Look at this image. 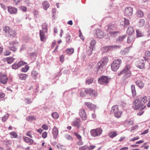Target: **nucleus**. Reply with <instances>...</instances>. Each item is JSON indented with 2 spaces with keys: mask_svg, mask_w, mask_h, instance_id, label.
Masks as SVG:
<instances>
[{
  "mask_svg": "<svg viewBox=\"0 0 150 150\" xmlns=\"http://www.w3.org/2000/svg\"><path fill=\"white\" fill-rule=\"evenodd\" d=\"M4 30L6 36L9 38H14L16 35V33L15 30L11 29L8 26H5L4 28Z\"/></svg>",
  "mask_w": 150,
  "mask_h": 150,
  "instance_id": "obj_1",
  "label": "nucleus"
},
{
  "mask_svg": "<svg viewBox=\"0 0 150 150\" xmlns=\"http://www.w3.org/2000/svg\"><path fill=\"white\" fill-rule=\"evenodd\" d=\"M108 60V58L107 57H103L101 60H100L97 64L96 69L98 70L102 69L107 64Z\"/></svg>",
  "mask_w": 150,
  "mask_h": 150,
  "instance_id": "obj_2",
  "label": "nucleus"
},
{
  "mask_svg": "<svg viewBox=\"0 0 150 150\" xmlns=\"http://www.w3.org/2000/svg\"><path fill=\"white\" fill-rule=\"evenodd\" d=\"M122 62L121 59H117L115 60L111 64V68L112 71H116L119 68Z\"/></svg>",
  "mask_w": 150,
  "mask_h": 150,
  "instance_id": "obj_3",
  "label": "nucleus"
},
{
  "mask_svg": "<svg viewBox=\"0 0 150 150\" xmlns=\"http://www.w3.org/2000/svg\"><path fill=\"white\" fill-rule=\"evenodd\" d=\"M111 112L113 113L115 116L117 118H120L122 113V112L119 110L117 105H113L112 108Z\"/></svg>",
  "mask_w": 150,
  "mask_h": 150,
  "instance_id": "obj_4",
  "label": "nucleus"
},
{
  "mask_svg": "<svg viewBox=\"0 0 150 150\" xmlns=\"http://www.w3.org/2000/svg\"><path fill=\"white\" fill-rule=\"evenodd\" d=\"M103 130L100 128L91 129L90 131L91 135L93 137H96L100 135L102 133Z\"/></svg>",
  "mask_w": 150,
  "mask_h": 150,
  "instance_id": "obj_5",
  "label": "nucleus"
},
{
  "mask_svg": "<svg viewBox=\"0 0 150 150\" xmlns=\"http://www.w3.org/2000/svg\"><path fill=\"white\" fill-rule=\"evenodd\" d=\"M133 107L135 110L138 109L143 106L139 98L135 99L133 101Z\"/></svg>",
  "mask_w": 150,
  "mask_h": 150,
  "instance_id": "obj_6",
  "label": "nucleus"
},
{
  "mask_svg": "<svg viewBox=\"0 0 150 150\" xmlns=\"http://www.w3.org/2000/svg\"><path fill=\"white\" fill-rule=\"evenodd\" d=\"M109 79L107 76H103L98 79V81L100 84L106 85L108 83Z\"/></svg>",
  "mask_w": 150,
  "mask_h": 150,
  "instance_id": "obj_7",
  "label": "nucleus"
},
{
  "mask_svg": "<svg viewBox=\"0 0 150 150\" xmlns=\"http://www.w3.org/2000/svg\"><path fill=\"white\" fill-rule=\"evenodd\" d=\"M133 9L132 7L129 6L126 8L125 9L124 15L129 17L131 16L133 13Z\"/></svg>",
  "mask_w": 150,
  "mask_h": 150,
  "instance_id": "obj_8",
  "label": "nucleus"
},
{
  "mask_svg": "<svg viewBox=\"0 0 150 150\" xmlns=\"http://www.w3.org/2000/svg\"><path fill=\"white\" fill-rule=\"evenodd\" d=\"M131 74H132L130 71L123 70L119 74H118V76L122 75L125 78H127L130 76Z\"/></svg>",
  "mask_w": 150,
  "mask_h": 150,
  "instance_id": "obj_9",
  "label": "nucleus"
},
{
  "mask_svg": "<svg viewBox=\"0 0 150 150\" xmlns=\"http://www.w3.org/2000/svg\"><path fill=\"white\" fill-rule=\"evenodd\" d=\"M95 35L98 38H102L104 36V35L102 31L99 29H96L95 31Z\"/></svg>",
  "mask_w": 150,
  "mask_h": 150,
  "instance_id": "obj_10",
  "label": "nucleus"
},
{
  "mask_svg": "<svg viewBox=\"0 0 150 150\" xmlns=\"http://www.w3.org/2000/svg\"><path fill=\"white\" fill-rule=\"evenodd\" d=\"M119 47V46L116 45H110L103 47L102 48V50L104 52H108L112 49L117 48Z\"/></svg>",
  "mask_w": 150,
  "mask_h": 150,
  "instance_id": "obj_11",
  "label": "nucleus"
},
{
  "mask_svg": "<svg viewBox=\"0 0 150 150\" xmlns=\"http://www.w3.org/2000/svg\"><path fill=\"white\" fill-rule=\"evenodd\" d=\"M85 93L91 96H95L97 95V92L91 88H86L85 90Z\"/></svg>",
  "mask_w": 150,
  "mask_h": 150,
  "instance_id": "obj_12",
  "label": "nucleus"
},
{
  "mask_svg": "<svg viewBox=\"0 0 150 150\" xmlns=\"http://www.w3.org/2000/svg\"><path fill=\"white\" fill-rule=\"evenodd\" d=\"M8 80V79L5 74H2L0 73V81L1 83L3 84H5L7 82Z\"/></svg>",
  "mask_w": 150,
  "mask_h": 150,
  "instance_id": "obj_13",
  "label": "nucleus"
},
{
  "mask_svg": "<svg viewBox=\"0 0 150 150\" xmlns=\"http://www.w3.org/2000/svg\"><path fill=\"white\" fill-rule=\"evenodd\" d=\"M79 115L83 120H85L86 119V114L84 109L82 108L80 110L79 112Z\"/></svg>",
  "mask_w": 150,
  "mask_h": 150,
  "instance_id": "obj_14",
  "label": "nucleus"
},
{
  "mask_svg": "<svg viewBox=\"0 0 150 150\" xmlns=\"http://www.w3.org/2000/svg\"><path fill=\"white\" fill-rule=\"evenodd\" d=\"M137 66L140 69H143L144 67V60L143 59H140L137 62Z\"/></svg>",
  "mask_w": 150,
  "mask_h": 150,
  "instance_id": "obj_15",
  "label": "nucleus"
},
{
  "mask_svg": "<svg viewBox=\"0 0 150 150\" xmlns=\"http://www.w3.org/2000/svg\"><path fill=\"white\" fill-rule=\"evenodd\" d=\"M81 124V122L79 119H76L72 123V125L76 127L77 128H79Z\"/></svg>",
  "mask_w": 150,
  "mask_h": 150,
  "instance_id": "obj_16",
  "label": "nucleus"
},
{
  "mask_svg": "<svg viewBox=\"0 0 150 150\" xmlns=\"http://www.w3.org/2000/svg\"><path fill=\"white\" fill-rule=\"evenodd\" d=\"M84 104L88 108L91 110H94L96 108V106L95 105L90 102H85Z\"/></svg>",
  "mask_w": 150,
  "mask_h": 150,
  "instance_id": "obj_17",
  "label": "nucleus"
},
{
  "mask_svg": "<svg viewBox=\"0 0 150 150\" xmlns=\"http://www.w3.org/2000/svg\"><path fill=\"white\" fill-rule=\"evenodd\" d=\"M23 140L29 145H32L34 142V141L32 139L28 137H23Z\"/></svg>",
  "mask_w": 150,
  "mask_h": 150,
  "instance_id": "obj_18",
  "label": "nucleus"
},
{
  "mask_svg": "<svg viewBox=\"0 0 150 150\" xmlns=\"http://www.w3.org/2000/svg\"><path fill=\"white\" fill-rule=\"evenodd\" d=\"M45 32L41 30H40V40L42 41H44L46 39V36L45 34Z\"/></svg>",
  "mask_w": 150,
  "mask_h": 150,
  "instance_id": "obj_19",
  "label": "nucleus"
},
{
  "mask_svg": "<svg viewBox=\"0 0 150 150\" xmlns=\"http://www.w3.org/2000/svg\"><path fill=\"white\" fill-rule=\"evenodd\" d=\"M52 133L54 138L55 139H56L58 134V130L56 127L55 126L53 128Z\"/></svg>",
  "mask_w": 150,
  "mask_h": 150,
  "instance_id": "obj_20",
  "label": "nucleus"
},
{
  "mask_svg": "<svg viewBox=\"0 0 150 150\" xmlns=\"http://www.w3.org/2000/svg\"><path fill=\"white\" fill-rule=\"evenodd\" d=\"M8 8V12L11 14L15 13L17 11V9L14 7L9 6Z\"/></svg>",
  "mask_w": 150,
  "mask_h": 150,
  "instance_id": "obj_21",
  "label": "nucleus"
},
{
  "mask_svg": "<svg viewBox=\"0 0 150 150\" xmlns=\"http://www.w3.org/2000/svg\"><path fill=\"white\" fill-rule=\"evenodd\" d=\"M148 99H147V97L146 96H144L142 97H141V98L140 102L143 106L145 104L148 102Z\"/></svg>",
  "mask_w": 150,
  "mask_h": 150,
  "instance_id": "obj_22",
  "label": "nucleus"
},
{
  "mask_svg": "<svg viewBox=\"0 0 150 150\" xmlns=\"http://www.w3.org/2000/svg\"><path fill=\"white\" fill-rule=\"evenodd\" d=\"M42 5L44 9L45 10H46L50 6L49 3L46 1H45L42 2Z\"/></svg>",
  "mask_w": 150,
  "mask_h": 150,
  "instance_id": "obj_23",
  "label": "nucleus"
},
{
  "mask_svg": "<svg viewBox=\"0 0 150 150\" xmlns=\"http://www.w3.org/2000/svg\"><path fill=\"white\" fill-rule=\"evenodd\" d=\"M134 32V30L133 28L131 26L129 27L127 30V34L129 35L132 34Z\"/></svg>",
  "mask_w": 150,
  "mask_h": 150,
  "instance_id": "obj_24",
  "label": "nucleus"
},
{
  "mask_svg": "<svg viewBox=\"0 0 150 150\" xmlns=\"http://www.w3.org/2000/svg\"><path fill=\"white\" fill-rule=\"evenodd\" d=\"M135 38L133 36H129L127 39V42L128 43H132L134 41Z\"/></svg>",
  "mask_w": 150,
  "mask_h": 150,
  "instance_id": "obj_25",
  "label": "nucleus"
},
{
  "mask_svg": "<svg viewBox=\"0 0 150 150\" xmlns=\"http://www.w3.org/2000/svg\"><path fill=\"white\" fill-rule=\"evenodd\" d=\"M47 23H42V30L45 32V33H47Z\"/></svg>",
  "mask_w": 150,
  "mask_h": 150,
  "instance_id": "obj_26",
  "label": "nucleus"
},
{
  "mask_svg": "<svg viewBox=\"0 0 150 150\" xmlns=\"http://www.w3.org/2000/svg\"><path fill=\"white\" fill-rule=\"evenodd\" d=\"M137 16L139 18L142 17L144 16V14L143 11L140 10H139L136 12Z\"/></svg>",
  "mask_w": 150,
  "mask_h": 150,
  "instance_id": "obj_27",
  "label": "nucleus"
},
{
  "mask_svg": "<svg viewBox=\"0 0 150 150\" xmlns=\"http://www.w3.org/2000/svg\"><path fill=\"white\" fill-rule=\"evenodd\" d=\"M116 29V27L112 25H108V28L106 29L107 32L110 31H113L114 30H115Z\"/></svg>",
  "mask_w": 150,
  "mask_h": 150,
  "instance_id": "obj_28",
  "label": "nucleus"
},
{
  "mask_svg": "<svg viewBox=\"0 0 150 150\" xmlns=\"http://www.w3.org/2000/svg\"><path fill=\"white\" fill-rule=\"evenodd\" d=\"M129 50L128 48H126L120 52V54L122 55H124L127 54L129 52Z\"/></svg>",
  "mask_w": 150,
  "mask_h": 150,
  "instance_id": "obj_29",
  "label": "nucleus"
},
{
  "mask_svg": "<svg viewBox=\"0 0 150 150\" xmlns=\"http://www.w3.org/2000/svg\"><path fill=\"white\" fill-rule=\"evenodd\" d=\"M131 89L133 96H135L136 95V93L134 85H132L131 86Z\"/></svg>",
  "mask_w": 150,
  "mask_h": 150,
  "instance_id": "obj_30",
  "label": "nucleus"
},
{
  "mask_svg": "<svg viewBox=\"0 0 150 150\" xmlns=\"http://www.w3.org/2000/svg\"><path fill=\"white\" fill-rule=\"evenodd\" d=\"M8 64H11L13 61L14 58L12 57H6L5 59Z\"/></svg>",
  "mask_w": 150,
  "mask_h": 150,
  "instance_id": "obj_31",
  "label": "nucleus"
},
{
  "mask_svg": "<svg viewBox=\"0 0 150 150\" xmlns=\"http://www.w3.org/2000/svg\"><path fill=\"white\" fill-rule=\"evenodd\" d=\"M136 84L140 88H142L144 86V83L140 81H137L136 82Z\"/></svg>",
  "mask_w": 150,
  "mask_h": 150,
  "instance_id": "obj_32",
  "label": "nucleus"
},
{
  "mask_svg": "<svg viewBox=\"0 0 150 150\" xmlns=\"http://www.w3.org/2000/svg\"><path fill=\"white\" fill-rule=\"evenodd\" d=\"M74 51V48H67L66 50V52L68 54L70 55L73 53Z\"/></svg>",
  "mask_w": 150,
  "mask_h": 150,
  "instance_id": "obj_33",
  "label": "nucleus"
},
{
  "mask_svg": "<svg viewBox=\"0 0 150 150\" xmlns=\"http://www.w3.org/2000/svg\"><path fill=\"white\" fill-rule=\"evenodd\" d=\"M28 75L25 74H21L19 75V78L21 80H25L28 77Z\"/></svg>",
  "mask_w": 150,
  "mask_h": 150,
  "instance_id": "obj_34",
  "label": "nucleus"
},
{
  "mask_svg": "<svg viewBox=\"0 0 150 150\" xmlns=\"http://www.w3.org/2000/svg\"><path fill=\"white\" fill-rule=\"evenodd\" d=\"M117 135V131H115L109 133L108 135L111 138H114Z\"/></svg>",
  "mask_w": 150,
  "mask_h": 150,
  "instance_id": "obj_35",
  "label": "nucleus"
},
{
  "mask_svg": "<svg viewBox=\"0 0 150 150\" xmlns=\"http://www.w3.org/2000/svg\"><path fill=\"white\" fill-rule=\"evenodd\" d=\"M38 74V72L35 71L33 70L31 72L32 76L35 79H36Z\"/></svg>",
  "mask_w": 150,
  "mask_h": 150,
  "instance_id": "obj_36",
  "label": "nucleus"
},
{
  "mask_svg": "<svg viewBox=\"0 0 150 150\" xmlns=\"http://www.w3.org/2000/svg\"><path fill=\"white\" fill-rule=\"evenodd\" d=\"M93 50V48L92 47H89L88 48V50L87 51V53L89 56H90L91 55L92 53Z\"/></svg>",
  "mask_w": 150,
  "mask_h": 150,
  "instance_id": "obj_37",
  "label": "nucleus"
},
{
  "mask_svg": "<svg viewBox=\"0 0 150 150\" xmlns=\"http://www.w3.org/2000/svg\"><path fill=\"white\" fill-rule=\"evenodd\" d=\"M109 34L111 36H115L119 32L118 31H108Z\"/></svg>",
  "mask_w": 150,
  "mask_h": 150,
  "instance_id": "obj_38",
  "label": "nucleus"
},
{
  "mask_svg": "<svg viewBox=\"0 0 150 150\" xmlns=\"http://www.w3.org/2000/svg\"><path fill=\"white\" fill-rule=\"evenodd\" d=\"M52 117L55 119H57L59 117V115L56 112H54L52 114Z\"/></svg>",
  "mask_w": 150,
  "mask_h": 150,
  "instance_id": "obj_39",
  "label": "nucleus"
},
{
  "mask_svg": "<svg viewBox=\"0 0 150 150\" xmlns=\"http://www.w3.org/2000/svg\"><path fill=\"white\" fill-rule=\"evenodd\" d=\"M137 37H141L143 36V35L139 30H136Z\"/></svg>",
  "mask_w": 150,
  "mask_h": 150,
  "instance_id": "obj_40",
  "label": "nucleus"
},
{
  "mask_svg": "<svg viewBox=\"0 0 150 150\" xmlns=\"http://www.w3.org/2000/svg\"><path fill=\"white\" fill-rule=\"evenodd\" d=\"M145 24V20L144 19H141L139 21V27L143 26Z\"/></svg>",
  "mask_w": 150,
  "mask_h": 150,
  "instance_id": "obj_41",
  "label": "nucleus"
},
{
  "mask_svg": "<svg viewBox=\"0 0 150 150\" xmlns=\"http://www.w3.org/2000/svg\"><path fill=\"white\" fill-rule=\"evenodd\" d=\"M10 135L12 138H16L17 137V134L15 132H12L10 133Z\"/></svg>",
  "mask_w": 150,
  "mask_h": 150,
  "instance_id": "obj_42",
  "label": "nucleus"
},
{
  "mask_svg": "<svg viewBox=\"0 0 150 150\" xmlns=\"http://www.w3.org/2000/svg\"><path fill=\"white\" fill-rule=\"evenodd\" d=\"M125 35L120 36L117 39V41H122L125 38Z\"/></svg>",
  "mask_w": 150,
  "mask_h": 150,
  "instance_id": "obj_43",
  "label": "nucleus"
},
{
  "mask_svg": "<svg viewBox=\"0 0 150 150\" xmlns=\"http://www.w3.org/2000/svg\"><path fill=\"white\" fill-rule=\"evenodd\" d=\"M27 120L29 121H31L33 120H36L35 117L34 116H29L27 118Z\"/></svg>",
  "mask_w": 150,
  "mask_h": 150,
  "instance_id": "obj_44",
  "label": "nucleus"
},
{
  "mask_svg": "<svg viewBox=\"0 0 150 150\" xmlns=\"http://www.w3.org/2000/svg\"><path fill=\"white\" fill-rule=\"evenodd\" d=\"M93 81V79L91 78L87 80L86 81V84L87 85H89L91 84Z\"/></svg>",
  "mask_w": 150,
  "mask_h": 150,
  "instance_id": "obj_45",
  "label": "nucleus"
},
{
  "mask_svg": "<svg viewBox=\"0 0 150 150\" xmlns=\"http://www.w3.org/2000/svg\"><path fill=\"white\" fill-rule=\"evenodd\" d=\"M124 24L125 26L129 25L130 23L129 20L125 18H124Z\"/></svg>",
  "mask_w": 150,
  "mask_h": 150,
  "instance_id": "obj_46",
  "label": "nucleus"
},
{
  "mask_svg": "<svg viewBox=\"0 0 150 150\" xmlns=\"http://www.w3.org/2000/svg\"><path fill=\"white\" fill-rule=\"evenodd\" d=\"M29 68V67L28 65H26L25 67L22 69L21 71L23 72H25L28 70Z\"/></svg>",
  "mask_w": 150,
  "mask_h": 150,
  "instance_id": "obj_47",
  "label": "nucleus"
},
{
  "mask_svg": "<svg viewBox=\"0 0 150 150\" xmlns=\"http://www.w3.org/2000/svg\"><path fill=\"white\" fill-rule=\"evenodd\" d=\"M19 68V62L15 63L12 65V68L13 69H16Z\"/></svg>",
  "mask_w": 150,
  "mask_h": 150,
  "instance_id": "obj_48",
  "label": "nucleus"
},
{
  "mask_svg": "<svg viewBox=\"0 0 150 150\" xmlns=\"http://www.w3.org/2000/svg\"><path fill=\"white\" fill-rule=\"evenodd\" d=\"M73 133L75 135V136L76 137V138L79 140H81L82 138L81 137V136L79 134L75 132H73Z\"/></svg>",
  "mask_w": 150,
  "mask_h": 150,
  "instance_id": "obj_49",
  "label": "nucleus"
},
{
  "mask_svg": "<svg viewBox=\"0 0 150 150\" xmlns=\"http://www.w3.org/2000/svg\"><path fill=\"white\" fill-rule=\"evenodd\" d=\"M8 113L6 114L2 117V120L3 122H5L8 119Z\"/></svg>",
  "mask_w": 150,
  "mask_h": 150,
  "instance_id": "obj_50",
  "label": "nucleus"
},
{
  "mask_svg": "<svg viewBox=\"0 0 150 150\" xmlns=\"http://www.w3.org/2000/svg\"><path fill=\"white\" fill-rule=\"evenodd\" d=\"M96 43V42L94 40H92L90 42V46L89 47H92L93 48L94 47Z\"/></svg>",
  "mask_w": 150,
  "mask_h": 150,
  "instance_id": "obj_51",
  "label": "nucleus"
},
{
  "mask_svg": "<svg viewBox=\"0 0 150 150\" xmlns=\"http://www.w3.org/2000/svg\"><path fill=\"white\" fill-rule=\"evenodd\" d=\"M71 37L70 35H68L66 38V41L67 42H70L71 41Z\"/></svg>",
  "mask_w": 150,
  "mask_h": 150,
  "instance_id": "obj_52",
  "label": "nucleus"
},
{
  "mask_svg": "<svg viewBox=\"0 0 150 150\" xmlns=\"http://www.w3.org/2000/svg\"><path fill=\"white\" fill-rule=\"evenodd\" d=\"M25 103L28 104H29L32 103V101L31 100L30 98H26L25 99Z\"/></svg>",
  "mask_w": 150,
  "mask_h": 150,
  "instance_id": "obj_53",
  "label": "nucleus"
},
{
  "mask_svg": "<svg viewBox=\"0 0 150 150\" xmlns=\"http://www.w3.org/2000/svg\"><path fill=\"white\" fill-rule=\"evenodd\" d=\"M47 133L46 132H44L42 134V137L43 138H45L47 136Z\"/></svg>",
  "mask_w": 150,
  "mask_h": 150,
  "instance_id": "obj_54",
  "label": "nucleus"
},
{
  "mask_svg": "<svg viewBox=\"0 0 150 150\" xmlns=\"http://www.w3.org/2000/svg\"><path fill=\"white\" fill-rule=\"evenodd\" d=\"M9 49L10 50L13 51V52L16 51L17 50V49L14 46L9 47Z\"/></svg>",
  "mask_w": 150,
  "mask_h": 150,
  "instance_id": "obj_55",
  "label": "nucleus"
},
{
  "mask_svg": "<svg viewBox=\"0 0 150 150\" xmlns=\"http://www.w3.org/2000/svg\"><path fill=\"white\" fill-rule=\"evenodd\" d=\"M65 137L66 138L69 140H72V138L71 136L67 134L65 135Z\"/></svg>",
  "mask_w": 150,
  "mask_h": 150,
  "instance_id": "obj_56",
  "label": "nucleus"
},
{
  "mask_svg": "<svg viewBox=\"0 0 150 150\" xmlns=\"http://www.w3.org/2000/svg\"><path fill=\"white\" fill-rule=\"evenodd\" d=\"M42 128L45 130H47L48 129V127L46 125H43L42 126Z\"/></svg>",
  "mask_w": 150,
  "mask_h": 150,
  "instance_id": "obj_57",
  "label": "nucleus"
},
{
  "mask_svg": "<svg viewBox=\"0 0 150 150\" xmlns=\"http://www.w3.org/2000/svg\"><path fill=\"white\" fill-rule=\"evenodd\" d=\"M76 144L77 145L79 146H81L83 144V142L81 140H79V141H78L77 143Z\"/></svg>",
  "mask_w": 150,
  "mask_h": 150,
  "instance_id": "obj_58",
  "label": "nucleus"
},
{
  "mask_svg": "<svg viewBox=\"0 0 150 150\" xmlns=\"http://www.w3.org/2000/svg\"><path fill=\"white\" fill-rule=\"evenodd\" d=\"M26 134L27 136L29 137L30 138H33V136H32L31 132V131H28L27 132Z\"/></svg>",
  "mask_w": 150,
  "mask_h": 150,
  "instance_id": "obj_59",
  "label": "nucleus"
},
{
  "mask_svg": "<svg viewBox=\"0 0 150 150\" xmlns=\"http://www.w3.org/2000/svg\"><path fill=\"white\" fill-rule=\"evenodd\" d=\"M131 67L130 65L129 64L127 65L125 69L123 70H126L130 71L129 69Z\"/></svg>",
  "mask_w": 150,
  "mask_h": 150,
  "instance_id": "obj_60",
  "label": "nucleus"
},
{
  "mask_svg": "<svg viewBox=\"0 0 150 150\" xmlns=\"http://www.w3.org/2000/svg\"><path fill=\"white\" fill-rule=\"evenodd\" d=\"M139 138V136H137L136 137H135L131 139L130 140V141H134L136 140H138Z\"/></svg>",
  "mask_w": 150,
  "mask_h": 150,
  "instance_id": "obj_61",
  "label": "nucleus"
},
{
  "mask_svg": "<svg viewBox=\"0 0 150 150\" xmlns=\"http://www.w3.org/2000/svg\"><path fill=\"white\" fill-rule=\"evenodd\" d=\"M127 121V124L128 125H133L134 124V122L132 120H129Z\"/></svg>",
  "mask_w": 150,
  "mask_h": 150,
  "instance_id": "obj_62",
  "label": "nucleus"
},
{
  "mask_svg": "<svg viewBox=\"0 0 150 150\" xmlns=\"http://www.w3.org/2000/svg\"><path fill=\"white\" fill-rule=\"evenodd\" d=\"M21 10H22L23 12H25L26 11L27 9V8L24 6H21Z\"/></svg>",
  "mask_w": 150,
  "mask_h": 150,
  "instance_id": "obj_63",
  "label": "nucleus"
},
{
  "mask_svg": "<svg viewBox=\"0 0 150 150\" xmlns=\"http://www.w3.org/2000/svg\"><path fill=\"white\" fill-rule=\"evenodd\" d=\"M145 55L148 57H150V51H146L145 52Z\"/></svg>",
  "mask_w": 150,
  "mask_h": 150,
  "instance_id": "obj_64",
  "label": "nucleus"
}]
</instances>
